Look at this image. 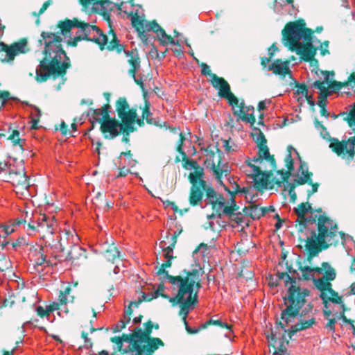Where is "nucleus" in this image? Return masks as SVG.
I'll return each mask as SVG.
<instances>
[{
  "mask_svg": "<svg viewBox=\"0 0 355 355\" xmlns=\"http://www.w3.org/2000/svg\"><path fill=\"white\" fill-rule=\"evenodd\" d=\"M59 31L56 33L42 31L38 43L44 46L43 59L40 61L36 69V80L38 82H44L50 76L54 78L66 73L67 69L70 67V60L67 57L62 46V35L67 40L70 46H76L78 42L87 40L93 42L99 46L101 50L116 49L121 53L124 51L128 62L131 65L129 73L134 78L135 81L141 87L144 84L136 79L135 75L140 67V59L137 50L125 51L122 44H119L115 33L110 30L109 35L103 34V31L96 26L89 23L81 22L78 19H66L58 24Z\"/></svg>",
  "mask_w": 355,
  "mask_h": 355,
  "instance_id": "nucleus-1",
  "label": "nucleus"
},
{
  "mask_svg": "<svg viewBox=\"0 0 355 355\" xmlns=\"http://www.w3.org/2000/svg\"><path fill=\"white\" fill-rule=\"evenodd\" d=\"M313 31L300 21L289 22L282 31L284 45L295 51L304 61H311L316 53L313 45Z\"/></svg>",
  "mask_w": 355,
  "mask_h": 355,
  "instance_id": "nucleus-2",
  "label": "nucleus"
},
{
  "mask_svg": "<svg viewBox=\"0 0 355 355\" xmlns=\"http://www.w3.org/2000/svg\"><path fill=\"white\" fill-rule=\"evenodd\" d=\"M340 241H345V234L338 231L337 224L325 216L320 215L318 219V234L312 231L310 236L306 239L305 247L309 256H316L321 249L336 245Z\"/></svg>",
  "mask_w": 355,
  "mask_h": 355,
  "instance_id": "nucleus-3",
  "label": "nucleus"
},
{
  "mask_svg": "<svg viewBox=\"0 0 355 355\" xmlns=\"http://www.w3.org/2000/svg\"><path fill=\"white\" fill-rule=\"evenodd\" d=\"M279 280H284L286 286L290 285L287 295L284 297L286 309L282 311L281 319L286 323L293 322L300 310L306 303V297L310 291L307 288L296 286V279L292 278L287 272L277 274Z\"/></svg>",
  "mask_w": 355,
  "mask_h": 355,
  "instance_id": "nucleus-4",
  "label": "nucleus"
},
{
  "mask_svg": "<svg viewBox=\"0 0 355 355\" xmlns=\"http://www.w3.org/2000/svg\"><path fill=\"white\" fill-rule=\"evenodd\" d=\"M159 247L162 249L163 256L166 259V261L161 265L157 271V274L160 277V279L162 281L167 279L174 289H178V293L196 288L199 289L200 285L196 271L188 272L184 277L181 275L173 276L168 274L166 268L171 266V260L174 258L173 255V250L170 247H166V243H159Z\"/></svg>",
  "mask_w": 355,
  "mask_h": 355,
  "instance_id": "nucleus-5",
  "label": "nucleus"
},
{
  "mask_svg": "<svg viewBox=\"0 0 355 355\" xmlns=\"http://www.w3.org/2000/svg\"><path fill=\"white\" fill-rule=\"evenodd\" d=\"M257 155L252 159L248 158L241 166L242 171L250 178L254 187L257 189H266L268 185L269 175L266 172L261 170V165L263 163V159H272L267 144L264 146H257Z\"/></svg>",
  "mask_w": 355,
  "mask_h": 355,
  "instance_id": "nucleus-6",
  "label": "nucleus"
},
{
  "mask_svg": "<svg viewBox=\"0 0 355 355\" xmlns=\"http://www.w3.org/2000/svg\"><path fill=\"white\" fill-rule=\"evenodd\" d=\"M198 291L199 289L196 288L180 291V293H178L174 297L170 298V302H171L173 306H180V309L179 315L182 316L186 330L189 334H196L202 329L201 327L198 329L191 328L189 326L187 321L188 314L194 309L195 304L198 303Z\"/></svg>",
  "mask_w": 355,
  "mask_h": 355,
  "instance_id": "nucleus-7",
  "label": "nucleus"
},
{
  "mask_svg": "<svg viewBox=\"0 0 355 355\" xmlns=\"http://www.w3.org/2000/svg\"><path fill=\"white\" fill-rule=\"evenodd\" d=\"M56 227L57 224L53 218L45 214L41 215L37 219V232L42 234L45 246H50L51 248L59 249L63 252L64 248L61 239H59V236H57L56 241L53 238Z\"/></svg>",
  "mask_w": 355,
  "mask_h": 355,
  "instance_id": "nucleus-8",
  "label": "nucleus"
},
{
  "mask_svg": "<svg viewBox=\"0 0 355 355\" xmlns=\"http://www.w3.org/2000/svg\"><path fill=\"white\" fill-rule=\"evenodd\" d=\"M141 329H137L132 334H123L121 337H112L110 340L115 344L114 350L122 354L130 353L131 355L137 353L141 336H144Z\"/></svg>",
  "mask_w": 355,
  "mask_h": 355,
  "instance_id": "nucleus-9",
  "label": "nucleus"
},
{
  "mask_svg": "<svg viewBox=\"0 0 355 355\" xmlns=\"http://www.w3.org/2000/svg\"><path fill=\"white\" fill-rule=\"evenodd\" d=\"M275 329H271L270 336H268L269 346L274 349L272 355H289L287 352L288 341L286 337V329L282 322H277Z\"/></svg>",
  "mask_w": 355,
  "mask_h": 355,
  "instance_id": "nucleus-10",
  "label": "nucleus"
},
{
  "mask_svg": "<svg viewBox=\"0 0 355 355\" xmlns=\"http://www.w3.org/2000/svg\"><path fill=\"white\" fill-rule=\"evenodd\" d=\"M205 165L209 169L218 182H221L223 176H227L230 172L227 163L221 162L220 151L218 150L217 155L213 151H207Z\"/></svg>",
  "mask_w": 355,
  "mask_h": 355,
  "instance_id": "nucleus-11",
  "label": "nucleus"
},
{
  "mask_svg": "<svg viewBox=\"0 0 355 355\" xmlns=\"http://www.w3.org/2000/svg\"><path fill=\"white\" fill-rule=\"evenodd\" d=\"M329 148L338 156L348 161L354 159L355 156V136L347 140L340 141L337 138H331Z\"/></svg>",
  "mask_w": 355,
  "mask_h": 355,
  "instance_id": "nucleus-12",
  "label": "nucleus"
},
{
  "mask_svg": "<svg viewBox=\"0 0 355 355\" xmlns=\"http://www.w3.org/2000/svg\"><path fill=\"white\" fill-rule=\"evenodd\" d=\"M3 51L6 53V55L3 58L1 59V62H12L15 60V56L29 51L28 41L26 38H23L10 45L6 44V47L0 48V52Z\"/></svg>",
  "mask_w": 355,
  "mask_h": 355,
  "instance_id": "nucleus-13",
  "label": "nucleus"
},
{
  "mask_svg": "<svg viewBox=\"0 0 355 355\" xmlns=\"http://www.w3.org/2000/svg\"><path fill=\"white\" fill-rule=\"evenodd\" d=\"M3 180L11 183L13 187L21 191H23V190H28L29 188L28 177L24 168L18 171H15L14 168H10L8 173H5Z\"/></svg>",
  "mask_w": 355,
  "mask_h": 355,
  "instance_id": "nucleus-14",
  "label": "nucleus"
},
{
  "mask_svg": "<svg viewBox=\"0 0 355 355\" xmlns=\"http://www.w3.org/2000/svg\"><path fill=\"white\" fill-rule=\"evenodd\" d=\"M213 80H209L212 86L218 89V94L220 97L226 98L230 105L234 103L238 104L239 99L231 92L230 86L228 83L223 78L216 75H213Z\"/></svg>",
  "mask_w": 355,
  "mask_h": 355,
  "instance_id": "nucleus-15",
  "label": "nucleus"
},
{
  "mask_svg": "<svg viewBox=\"0 0 355 355\" xmlns=\"http://www.w3.org/2000/svg\"><path fill=\"white\" fill-rule=\"evenodd\" d=\"M164 346V342L159 338L141 339L137 353L134 355H153L157 349Z\"/></svg>",
  "mask_w": 355,
  "mask_h": 355,
  "instance_id": "nucleus-16",
  "label": "nucleus"
},
{
  "mask_svg": "<svg viewBox=\"0 0 355 355\" xmlns=\"http://www.w3.org/2000/svg\"><path fill=\"white\" fill-rule=\"evenodd\" d=\"M65 234L67 236V240L73 243L70 250L68 252L66 260L74 261L78 259L80 257L85 256V250L81 248L78 243L79 237L74 230L72 232L70 230H64Z\"/></svg>",
  "mask_w": 355,
  "mask_h": 355,
  "instance_id": "nucleus-17",
  "label": "nucleus"
},
{
  "mask_svg": "<svg viewBox=\"0 0 355 355\" xmlns=\"http://www.w3.org/2000/svg\"><path fill=\"white\" fill-rule=\"evenodd\" d=\"M105 139H112L117 137L123 130V125L115 119L104 120L100 127Z\"/></svg>",
  "mask_w": 355,
  "mask_h": 355,
  "instance_id": "nucleus-18",
  "label": "nucleus"
},
{
  "mask_svg": "<svg viewBox=\"0 0 355 355\" xmlns=\"http://www.w3.org/2000/svg\"><path fill=\"white\" fill-rule=\"evenodd\" d=\"M312 209L311 205L309 202L300 203L297 207L293 209V212L297 216L296 222L299 223L300 230L305 228L308 225H312L315 223V218L311 216L306 217V214Z\"/></svg>",
  "mask_w": 355,
  "mask_h": 355,
  "instance_id": "nucleus-19",
  "label": "nucleus"
},
{
  "mask_svg": "<svg viewBox=\"0 0 355 355\" xmlns=\"http://www.w3.org/2000/svg\"><path fill=\"white\" fill-rule=\"evenodd\" d=\"M234 111V114L239 115L240 119L245 122L250 123L252 125L255 123V117L254 116V109L252 106H246L243 101H239L238 104L234 103L231 105Z\"/></svg>",
  "mask_w": 355,
  "mask_h": 355,
  "instance_id": "nucleus-20",
  "label": "nucleus"
},
{
  "mask_svg": "<svg viewBox=\"0 0 355 355\" xmlns=\"http://www.w3.org/2000/svg\"><path fill=\"white\" fill-rule=\"evenodd\" d=\"M132 22L137 31H142L143 32L153 31L155 33H156L159 40V37L162 36V32L165 31L155 21L149 22L146 20L132 17Z\"/></svg>",
  "mask_w": 355,
  "mask_h": 355,
  "instance_id": "nucleus-21",
  "label": "nucleus"
},
{
  "mask_svg": "<svg viewBox=\"0 0 355 355\" xmlns=\"http://www.w3.org/2000/svg\"><path fill=\"white\" fill-rule=\"evenodd\" d=\"M230 201V205H225L226 202L223 196L220 200L211 205L212 209L216 213L218 218H221L223 216L231 214L232 211L235 210V199L231 198Z\"/></svg>",
  "mask_w": 355,
  "mask_h": 355,
  "instance_id": "nucleus-22",
  "label": "nucleus"
},
{
  "mask_svg": "<svg viewBox=\"0 0 355 355\" xmlns=\"http://www.w3.org/2000/svg\"><path fill=\"white\" fill-rule=\"evenodd\" d=\"M320 74L323 76V80H316L311 84V87L320 89V93L319 96H321V98H323L325 101V98H327L328 96L331 95L329 87H326V85L328 84L329 80L330 73L329 71H322Z\"/></svg>",
  "mask_w": 355,
  "mask_h": 355,
  "instance_id": "nucleus-23",
  "label": "nucleus"
},
{
  "mask_svg": "<svg viewBox=\"0 0 355 355\" xmlns=\"http://www.w3.org/2000/svg\"><path fill=\"white\" fill-rule=\"evenodd\" d=\"M111 106L109 104H106L98 109L90 108L87 115L90 117V121L92 123L94 122H103L104 120L110 118L109 110Z\"/></svg>",
  "mask_w": 355,
  "mask_h": 355,
  "instance_id": "nucleus-24",
  "label": "nucleus"
},
{
  "mask_svg": "<svg viewBox=\"0 0 355 355\" xmlns=\"http://www.w3.org/2000/svg\"><path fill=\"white\" fill-rule=\"evenodd\" d=\"M313 173L309 171L307 164L300 161V164L297 171L296 178L294 180V182L297 183V184H311V177Z\"/></svg>",
  "mask_w": 355,
  "mask_h": 355,
  "instance_id": "nucleus-25",
  "label": "nucleus"
},
{
  "mask_svg": "<svg viewBox=\"0 0 355 355\" xmlns=\"http://www.w3.org/2000/svg\"><path fill=\"white\" fill-rule=\"evenodd\" d=\"M315 323V319L313 317L309 319L300 318L296 324L291 327V329H289L290 337L297 331L306 330L312 327Z\"/></svg>",
  "mask_w": 355,
  "mask_h": 355,
  "instance_id": "nucleus-26",
  "label": "nucleus"
},
{
  "mask_svg": "<svg viewBox=\"0 0 355 355\" xmlns=\"http://www.w3.org/2000/svg\"><path fill=\"white\" fill-rule=\"evenodd\" d=\"M204 169L200 166L193 168V171L189 175V180L191 186L200 185L201 187H205L208 183L205 180Z\"/></svg>",
  "mask_w": 355,
  "mask_h": 355,
  "instance_id": "nucleus-27",
  "label": "nucleus"
},
{
  "mask_svg": "<svg viewBox=\"0 0 355 355\" xmlns=\"http://www.w3.org/2000/svg\"><path fill=\"white\" fill-rule=\"evenodd\" d=\"M203 190L200 185L191 186L189 192V202L190 205L195 207L202 203Z\"/></svg>",
  "mask_w": 355,
  "mask_h": 355,
  "instance_id": "nucleus-28",
  "label": "nucleus"
},
{
  "mask_svg": "<svg viewBox=\"0 0 355 355\" xmlns=\"http://www.w3.org/2000/svg\"><path fill=\"white\" fill-rule=\"evenodd\" d=\"M331 280H326L324 278H318L313 279L315 286L321 291L320 297L326 300L329 293H333L334 290L331 288Z\"/></svg>",
  "mask_w": 355,
  "mask_h": 355,
  "instance_id": "nucleus-29",
  "label": "nucleus"
},
{
  "mask_svg": "<svg viewBox=\"0 0 355 355\" xmlns=\"http://www.w3.org/2000/svg\"><path fill=\"white\" fill-rule=\"evenodd\" d=\"M268 70L272 71L275 74L285 76L290 72L289 63L288 61L282 62L277 59L268 66Z\"/></svg>",
  "mask_w": 355,
  "mask_h": 355,
  "instance_id": "nucleus-30",
  "label": "nucleus"
},
{
  "mask_svg": "<svg viewBox=\"0 0 355 355\" xmlns=\"http://www.w3.org/2000/svg\"><path fill=\"white\" fill-rule=\"evenodd\" d=\"M243 211L246 215H249L253 220L259 219L268 211L266 208L259 207L254 203H250L248 206H245Z\"/></svg>",
  "mask_w": 355,
  "mask_h": 355,
  "instance_id": "nucleus-31",
  "label": "nucleus"
},
{
  "mask_svg": "<svg viewBox=\"0 0 355 355\" xmlns=\"http://www.w3.org/2000/svg\"><path fill=\"white\" fill-rule=\"evenodd\" d=\"M102 248L103 250V254L107 261L114 263L116 259H119L120 252L114 243L109 245L107 243H104Z\"/></svg>",
  "mask_w": 355,
  "mask_h": 355,
  "instance_id": "nucleus-32",
  "label": "nucleus"
},
{
  "mask_svg": "<svg viewBox=\"0 0 355 355\" xmlns=\"http://www.w3.org/2000/svg\"><path fill=\"white\" fill-rule=\"evenodd\" d=\"M150 104L148 101H146L145 105L142 108V119H137V123L139 126H142L144 123V120L145 119L146 122L149 124L152 125H157V121L155 119H154L152 115L153 114L150 111Z\"/></svg>",
  "mask_w": 355,
  "mask_h": 355,
  "instance_id": "nucleus-33",
  "label": "nucleus"
},
{
  "mask_svg": "<svg viewBox=\"0 0 355 355\" xmlns=\"http://www.w3.org/2000/svg\"><path fill=\"white\" fill-rule=\"evenodd\" d=\"M315 272L318 274H323V277L326 280L333 281L336 279V272L328 262H323L321 268H315Z\"/></svg>",
  "mask_w": 355,
  "mask_h": 355,
  "instance_id": "nucleus-34",
  "label": "nucleus"
},
{
  "mask_svg": "<svg viewBox=\"0 0 355 355\" xmlns=\"http://www.w3.org/2000/svg\"><path fill=\"white\" fill-rule=\"evenodd\" d=\"M137 114L136 110L131 109L124 112L123 115H121V116H119V118L121 119L123 125L128 129L133 130L132 125L135 122H137Z\"/></svg>",
  "mask_w": 355,
  "mask_h": 355,
  "instance_id": "nucleus-35",
  "label": "nucleus"
},
{
  "mask_svg": "<svg viewBox=\"0 0 355 355\" xmlns=\"http://www.w3.org/2000/svg\"><path fill=\"white\" fill-rule=\"evenodd\" d=\"M206 193L207 205H212L223 197L221 194H218L210 184H207L202 188Z\"/></svg>",
  "mask_w": 355,
  "mask_h": 355,
  "instance_id": "nucleus-36",
  "label": "nucleus"
},
{
  "mask_svg": "<svg viewBox=\"0 0 355 355\" xmlns=\"http://www.w3.org/2000/svg\"><path fill=\"white\" fill-rule=\"evenodd\" d=\"M285 164L286 166L288 168V171L286 173H281V180H278L275 182V184H277L279 187H282V184L284 183V182L288 179L291 172L293 171L294 166H293V159L292 158L291 154L288 153L286 155L285 157Z\"/></svg>",
  "mask_w": 355,
  "mask_h": 355,
  "instance_id": "nucleus-37",
  "label": "nucleus"
},
{
  "mask_svg": "<svg viewBox=\"0 0 355 355\" xmlns=\"http://www.w3.org/2000/svg\"><path fill=\"white\" fill-rule=\"evenodd\" d=\"M239 207L236 205L235 202V210L232 211L231 214H227L230 220L232 223V226L235 227L236 226L242 225L244 223L243 215L239 211Z\"/></svg>",
  "mask_w": 355,
  "mask_h": 355,
  "instance_id": "nucleus-38",
  "label": "nucleus"
},
{
  "mask_svg": "<svg viewBox=\"0 0 355 355\" xmlns=\"http://www.w3.org/2000/svg\"><path fill=\"white\" fill-rule=\"evenodd\" d=\"M71 289L70 287H67L64 291H60L58 295V302L60 305L65 306L69 302H73L74 297L70 295Z\"/></svg>",
  "mask_w": 355,
  "mask_h": 355,
  "instance_id": "nucleus-39",
  "label": "nucleus"
},
{
  "mask_svg": "<svg viewBox=\"0 0 355 355\" xmlns=\"http://www.w3.org/2000/svg\"><path fill=\"white\" fill-rule=\"evenodd\" d=\"M209 324L217 325L221 328H225L228 330V332L232 331L231 327L228 324V323L221 320L220 319L211 318L210 320L206 321L205 323L202 324L201 328L205 329Z\"/></svg>",
  "mask_w": 355,
  "mask_h": 355,
  "instance_id": "nucleus-40",
  "label": "nucleus"
},
{
  "mask_svg": "<svg viewBox=\"0 0 355 355\" xmlns=\"http://www.w3.org/2000/svg\"><path fill=\"white\" fill-rule=\"evenodd\" d=\"M352 91L355 94V73H352L347 80L345 82V90L343 93L347 96L352 95Z\"/></svg>",
  "mask_w": 355,
  "mask_h": 355,
  "instance_id": "nucleus-41",
  "label": "nucleus"
},
{
  "mask_svg": "<svg viewBox=\"0 0 355 355\" xmlns=\"http://www.w3.org/2000/svg\"><path fill=\"white\" fill-rule=\"evenodd\" d=\"M116 110L119 116L123 115V113L129 109V105L125 98H119L116 103Z\"/></svg>",
  "mask_w": 355,
  "mask_h": 355,
  "instance_id": "nucleus-42",
  "label": "nucleus"
},
{
  "mask_svg": "<svg viewBox=\"0 0 355 355\" xmlns=\"http://www.w3.org/2000/svg\"><path fill=\"white\" fill-rule=\"evenodd\" d=\"M299 269L302 272V277L304 280L315 279L314 278V273H316L315 268H311L309 266H300Z\"/></svg>",
  "mask_w": 355,
  "mask_h": 355,
  "instance_id": "nucleus-43",
  "label": "nucleus"
},
{
  "mask_svg": "<svg viewBox=\"0 0 355 355\" xmlns=\"http://www.w3.org/2000/svg\"><path fill=\"white\" fill-rule=\"evenodd\" d=\"M282 184H284L285 190L288 191L291 201L295 202L297 198L295 189L298 184H297V183L294 181L293 182H288V180H286L284 183H282Z\"/></svg>",
  "mask_w": 355,
  "mask_h": 355,
  "instance_id": "nucleus-44",
  "label": "nucleus"
},
{
  "mask_svg": "<svg viewBox=\"0 0 355 355\" xmlns=\"http://www.w3.org/2000/svg\"><path fill=\"white\" fill-rule=\"evenodd\" d=\"M35 263L38 266H42L44 264L48 266L49 264V261L46 260V255L42 246L40 247L39 251L37 252V257L35 259Z\"/></svg>",
  "mask_w": 355,
  "mask_h": 355,
  "instance_id": "nucleus-45",
  "label": "nucleus"
},
{
  "mask_svg": "<svg viewBox=\"0 0 355 355\" xmlns=\"http://www.w3.org/2000/svg\"><path fill=\"white\" fill-rule=\"evenodd\" d=\"M166 234L165 240L162 241L159 243H166V247H170L173 250L177 243L175 234H170L169 232H166Z\"/></svg>",
  "mask_w": 355,
  "mask_h": 355,
  "instance_id": "nucleus-46",
  "label": "nucleus"
},
{
  "mask_svg": "<svg viewBox=\"0 0 355 355\" xmlns=\"http://www.w3.org/2000/svg\"><path fill=\"white\" fill-rule=\"evenodd\" d=\"M161 44L165 46L168 44L180 45L178 40H175L171 36L167 35L165 31L162 32V36L159 37Z\"/></svg>",
  "mask_w": 355,
  "mask_h": 355,
  "instance_id": "nucleus-47",
  "label": "nucleus"
},
{
  "mask_svg": "<svg viewBox=\"0 0 355 355\" xmlns=\"http://www.w3.org/2000/svg\"><path fill=\"white\" fill-rule=\"evenodd\" d=\"M123 156L127 158L125 159L124 164H127L128 166L131 167L135 166V165L136 164V161L132 159V154L131 153L130 150L121 153L119 159L121 160Z\"/></svg>",
  "mask_w": 355,
  "mask_h": 355,
  "instance_id": "nucleus-48",
  "label": "nucleus"
},
{
  "mask_svg": "<svg viewBox=\"0 0 355 355\" xmlns=\"http://www.w3.org/2000/svg\"><path fill=\"white\" fill-rule=\"evenodd\" d=\"M248 189L246 187L241 188L238 184H234L233 186V191H231L230 190H228V192L231 194L232 198H233L234 193V194H245V197L246 199H248Z\"/></svg>",
  "mask_w": 355,
  "mask_h": 355,
  "instance_id": "nucleus-49",
  "label": "nucleus"
},
{
  "mask_svg": "<svg viewBox=\"0 0 355 355\" xmlns=\"http://www.w3.org/2000/svg\"><path fill=\"white\" fill-rule=\"evenodd\" d=\"M351 110L347 115L349 125L355 130V102L350 105Z\"/></svg>",
  "mask_w": 355,
  "mask_h": 355,
  "instance_id": "nucleus-50",
  "label": "nucleus"
},
{
  "mask_svg": "<svg viewBox=\"0 0 355 355\" xmlns=\"http://www.w3.org/2000/svg\"><path fill=\"white\" fill-rule=\"evenodd\" d=\"M326 299L329 300V301H331L334 303L341 304V306H342L343 309L344 310V304L343 302V298L341 296H339L338 295V293H336L334 291L333 293H329L327 295Z\"/></svg>",
  "mask_w": 355,
  "mask_h": 355,
  "instance_id": "nucleus-51",
  "label": "nucleus"
},
{
  "mask_svg": "<svg viewBox=\"0 0 355 355\" xmlns=\"http://www.w3.org/2000/svg\"><path fill=\"white\" fill-rule=\"evenodd\" d=\"M174 130H175V132H178L179 134V136H180L177 150L180 154H182V155L183 156V159H185V157H187V155H186V153L184 151L183 148H182L183 142H184L185 139H184V136L182 135V133L179 132V129L177 130V129L174 128Z\"/></svg>",
  "mask_w": 355,
  "mask_h": 355,
  "instance_id": "nucleus-52",
  "label": "nucleus"
},
{
  "mask_svg": "<svg viewBox=\"0 0 355 355\" xmlns=\"http://www.w3.org/2000/svg\"><path fill=\"white\" fill-rule=\"evenodd\" d=\"M9 139L12 140L14 145H19L22 146L24 143V140L19 139V132L18 130H14L12 133L9 136Z\"/></svg>",
  "mask_w": 355,
  "mask_h": 355,
  "instance_id": "nucleus-53",
  "label": "nucleus"
},
{
  "mask_svg": "<svg viewBox=\"0 0 355 355\" xmlns=\"http://www.w3.org/2000/svg\"><path fill=\"white\" fill-rule=\"evenodd\" d=\"M254 139L257 146H264V144H267V140L263 133L260 130L254 135Z\"/></svg>",
  "mask_w": 355,
  "mask_h": 355,
  "instance_id": "nucleus-54",
  "label": "nucleus"
},
{
  "mask_svg": "<svg viewBox=\"0 0 355 355\" xmlns=\"http://www.w3.org/2000/svg\"><path fill=\"white\" fill-rule=\"evenodd\" d=\"M329 87L330 89V92H331V94L334 92H337L340 91L342 88L345 89V82H338L334 81L329 85Z\"/></svg>",
  "mask_w": 355,
  "mask_h": 355,
  "instance_id": "nucleus-55",
  "label": "nucleus"
},
{
  "mask_svg": "<svg viewBox=\"0 0 355 355\" xmlns=\"http://www.w3.org/2000/svg\"><path fill=\"white\" fill-rule=\"evenodd\" d=\"M119 173L117 175V178H123L125 177L130 171V169L125 167V166L122 163L121 160H119Z\"/></svg>",
  "mask_w": 355,
  "mask_h": 355,
  "instance_id": "nucleus-56",
  "label": "nucleus"
},
{
  "mask_svg": "<svg viewBox=\"0 0 355 355\" xmlns=\"http://www.w3.org/2000/svg\"><path fill=\"white\" fill-rule=\"evenodd\" d=\"M24 228L26 230L28 234L31 235L34 234L35 232H37V220H33L28 223Z\"/></svg>",
  "mask_w": 355,
  "mask_h": 355,
  "instance_id": "nucleus-57",
  "label": "nucleus"
},
{
  "mask_svg": "<svg viewBox=\"0 0 355 355\" xmlns=\"http://www.w3.org/2000/svg\"><path fill=\"white\" fill-rule=\"evenodd\" d=\"M153 322L151 321H148L146 323H145V329L144 331H142V334H144V336H141V339H145L148 337H150V334H151L152 329H153Z\"/></svg>",
  "mask_w": 355,
  "mask_h": 355,
  "instance_id": "nucleus-58",
  "label": "nucleus"
},
{
  "mask_svg": "<svg viewBox=\"0 0 355 355\" xmlns=\"http://www.w3.org/2000/svg\"><path fill=\"white\" fill-rule=\"evenodd\" d=\"M165 286L163 284H160L158 285L157 290L153 293L154 295L157 297L158 296H162L164 298H167L170 300L171 297H169L168 295L164 294Z\"/></svg>",
  "mask_w": 355,
  "mask_h": 355,
  "instance_id": "nucleus-59",
  "label": "nucleus"
},
{
  "mask_svg": "<svg viewBox=\"0 0 355 355\" xmlns=\"http://www.w3.org/2000/svg\"><path fill=\"white\" fill-rule=\"evenodd\" d=\"M201 73L204 76H209L210 77V80H213V75H216L215 73H212L209 65L206 63L201 64Z\"/></svg>",
  "mask_w": 355,
  "mask_h": 355,
  "instance_id": "nucleus-60",
  "label": "nucleus"
},
{
  "mask_svg": "<svg viewBox=\"0 0 355 355\" xmlns=\"http://www.w3.org/2000/svg\"><path fill=\"white\" fill-rule=\"evenodd\" d=\"M296 93L297 94H301L302 96H304L306 99H309L308 89L306 86L304 85H297Z\"/></svg>",
  "mask_w": 355,
  "mask_h": 355,
  "instance_id": "nucleus-61",
  "label": "nucleus"
},
{
  "mask_svg": "<svg viewBox=\"0 0 355 355\" xmlns=\"http://www.w3.org/2000/svg\"><path fill=\"white\" fill-rule=\"evenodd\" d=\"M37 315L40 317V318H49V311H47V308L46 307V309H44L42 306H38L36 307V309H35Z\"/></svg>",
  "mask_w": 355,
  "mask_h": 355,
  "instance_id": "nucleus-62",
  "label": "nucleus"
},
{
  "mask_svg": "<svg viewBox=\"0 0 355 355\" xmlns=\"http://www.w3.org/2000/svg\"><path fill=\"white\" fill-rule=\"evenodd\" d=\"M199 165L196 160L187 159L184 166L185 168L190 170L196 168Z\"/></svg>",
  "mask_w": 355,
  "mask_h": 355,
  "instance_id": "nucleus-63",
  "label": "nucleus"
},
{
  "mask_svg": "<svg viewBox=\"0 0 355 355\" xmlns=\"http://www.w3.org/2000/svg\"><path fill=\"white\" fill-rule=\"evenodd\" d=\"M26 239L24 237L17 239L15 241L12 243V248L17 250L18 248L26 245Z\"/></svg>",
  "mask_w": 355,
  "mask_h": 355,
  "instance_id": "nucleus-64",
  "label": "nucleus"
}]
</instances>
